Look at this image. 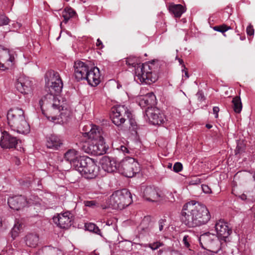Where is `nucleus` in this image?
<instances>
[{"mask_svg":"<svg viewBox=\"0 0 255 255\" xmlns=\"http://www.w3.org/2000/svg\"><path fill=\"white\" fill-rule=\"evenodd\" d=\"M59 93L50 92L43 97L38 104L42 114L49 120L58 123L63 122L70 116V112L64 105V102L56 96Z\"/></svg>","mask_w":255,"mask_h":255,"instance_id":"obj_1","label":"nucleus"},{"mask_svg":"<svg viewBox=\"0 0 255 255\" xmlns=\"http://www.w3.org/2000/svg\"><path fill=\"white\" fill-rule=\"evenodd\" d=\"M181 215L182 222L189 228L205 225L211 218L207 207L195 201L189 202L183 206Z\"/></svg>","mask_w":255,"mask_h":255,"instance_id":"obj_2","label":"nucleus"},{"mask_svg":"<svg viewBox=\"0 0 255 255\" xmlns=\"http://www.w3.org/2000/svg\"><path fill=\"white\" fill-rule=\"evenodd\" d=\"M7 119L8 124L12 130L22 134L29 132L30 127L21 109L14 108L10 109L7 114Z\"/></svg>","mask_w":255,"mask_h":255,"instance_id":"obj_3","label":"nucleus"},{"mask_svg":"<svg viewBox=\"0 0 255 255\" xmlns=\"http://www.w3.org/2000/svg\"><path fill=\"white\" fill-rule=\"evenodd\" d=\"M131 201L130 192L126 189H123L114 192L107 200V206L102 208L122 210L130 204Z\"/></svg>","mask_w":255,"mask_h":255,"instance_id":"obj_4","label":"nucleus"},{"mask_svg":"<svg viewBox=\"0 0 255 255\" xmlns=\"http://www.w3.org/2000/svg\"><path fill=\"white\" fill-rule=\"evenodd\" d=\"M84 128H86V131H88L85 133L91 140L85 143L83 147V149L87 153L96 155V153H98L97 150L98 142L102 141L103 139L100 129L96 126L92 125L86 126Z\"/></svg>","mask_w":255,"mask_h":255,"instance_id":"obj_5","label":"nucleus"},{"mask_svg":"<svg viewBox=\"0 0 255 255\" xmlns=\"http://www.w3.org/2000/svg\"><path fill=\"white\" fill-rule=\"evenodd\" d=\"M199 241L202 248L215 253H218L226 246L217 235L209 232L201 235Z\"/></svg>","mask_w":255,"mask_h":255,"instance_id":"obj_6","label":"nucleus"},{"mask_svg":"<svg viewBox=\"0 0 255 255\" xmlns=\"http://www.w3.org/2000/svg\"><path fill=\"white\" fill-rule=\"evenodd\" d=\"M118 170L124 176L131 178L139 172L140 167L134 158L127 157L118 163Z\"/></svg>","mask_w":255,"mask_h":255,"instance_id":"obj_7","label":"nucleus"},{"mask_svg":"<svg viewBox=\"0 0 255 255\" xmlns=\"http://www.w3.org/2000/svg\"><path fill=\"white\" fill-rule=\"evenodd\" d=\"M131 113L125 106H118L113 110L112 121L117 126L124 124L127 119H128L133 129L135 128L136 123L130 116Z\"/></svg>","mask_w":255,"mask_h":255,"instance_id":"obj_8","label":"nucleus"},{"mask_svg":"<svg viewBox=\"0 0 255 255\" xmlns=\"http://www.w3.org/2000/svg\"><path fill=\"white\" fill-rule=\"evenodd\" d=\"M80 162L79 167L76 168L75 170L88 179H92L97 176L98 167L92 158L85 156Z\"/></svg>","mask_w":255,"mask_h":255,"instance_id":"obj_9","label":"nucleus"},{"mask_svg":"<svg viewBox=\"0 0 255 255\" xmlns=\"http://www.w3.org/2000/svg\"><path fill=\"white\" fill-rule=\"evenodd\" d=\"M39 198L36 196H31L28 199H25L22 195L15 196L8 199V204L11 209L19 210L23 208L26 204L31 205L38 203Z\"/></svg>","mask_w":255,"mask_h":255,"instance_id":"obj_10","label":"nucleus"},{"mask_svg":"<svg viewBox=\"0 0 255 255\" xmlns=\"http://www.w3.org/2000/svg\"><path fill=\"white\" fill-rule=\"evenodd\" d=\"M49 79L46 81L50 92L60 93L63 87V83L59 73L54 71H50L46 74Z\"/></svg>","mask_w":255,"mask_h":255,"instance_id":"obj_11","label":"nucleus"},{"mask_svg":"<svg viewBox=\"0 0 255 255\" xmlns=\"http://www.w3.org/2000/svg\"><path fill=\"white\" fill-rule=\"evenodd\" d=\"M151 69L148 64L138 66L135 69V75L141 82H144L147 84H150L155 82L157 79V76L152 71H148L147 70Z\"/></svg>","mask_w":255,"mask_h":255,"instance_id":"obj_12","label":"nucleus"},{"mask_svg":"<svg viewBox=\"0 0 255 255\" xmlns=\"http://www.w3.org/2000/svg\"><path fill=\"white\" fill-rule=\"evenodd\" d=\"M217 235L220 240H222L226 244L230 241V235L232 233V230L228 226L227 222L224 220L217 221L215 225Z\"/></svg>","mask_w":255,"mask_h":255,"instance_id":"obj_13","label":"nucleus"},{"mask_svg":"<svg viewBox=\"0 0 255 255\" xmlns=\"http://www.w3.org/2000/svg\"><path fill=\"white\" fill-rule=\"evenodd\" d=\"M145 115L153 125H161L164 122V115L157 108H148L145 111Z\"/></svg>","mask_w":255,"mask_h":255,"instance_id":"obj_14","label":"nucleus"},{"mask_svg":"<svg viewBox=\"0 0 255 255\" xmlns=\"http://www.w3.org/2000/svg\"><path fill=\"white\" fill-rule=\"evenodd\" d=\"M85 157V156L80 155L79 152L74 149H68L64 154L65 159L68 161L75 169L79 167L80 160H82Z\"/></svg>","mask_w":255,"mask_h":255,"instance_id":"obj_15","label":"nucleus"},{"mask_svg":"<svg viewBox=\"0 0 255 255\" xmlns=\"http://www.w3.org/2000/svg\"><path fill=\"white\" fill-rule=\"evenodd\" d=\"M72 215L69 212H65L54 217L53 221L61 228L66 229L71 225Z\"/></svg>","mask_w":255,"mask_h":255,"instance_id":"obj_16","label":"nucleus"},{"mask_svg":"<svg viewBox=\"0 0 255 255\" xmlns=\"http://www.w3.org/2000/svg\"><path fill=\"white\" fill-rule=\"evenodd\" d=\"M100 70L98 68L94 67L91 68H89L84 79L87 80L89 85L92 86H96L100 83Z\"/></svg>","mask_w":255,"mask_h":255,"instance_id":"obj_17","label":"nucleus"},{"mask_svg":"<svg viewBox=\"0 0 255 255\" xmlns=\"http://www.w3.org/2000/svg\"><path fill=\"white\" fill-rule=\"evenodd\" d=\"M18 140L14 136L10 135L7 131L2 132L0 145L2 148H15L17 144Z\"/></svg>","mask_w":255,"mask_h":255,"instance_id":"obj_18","label":"nucleus"},{"mask_svg":"<svg viewBox=\"0 0 255 255\" xmlns=\"http://www.w3.org/2000/svg\"><path fill=\"white\" fill-rule=\"evenodd\" d=\"M74 68L75 77L77 81L84 79L89 69L86 64L80 61L75 62Z\"/></svg>","mask_w":255,"mask_h":255,"instance_id":"obj_19","label":"nucleus"},{"mask_svg":"<svg viewBox=\"0 0 255 255\" xmlns=\"http://www.w3.org/2000/svg\"><path fill=\"white\" fill-rule=\"evenodd\" d=\"M15 87L21 93L27 94L31 91V82L28 78L20 77L17 80Z\"/></svg>","mask_w":255,"mask_h":255,"instance_id":"obj_20","label":"nucleus"},{"mask_svg":"<svg viewBox=\"0 0 255 255\" xmlns=\"http://www.w3.org/2000/svg\"><path fill=\"white\" fill-rule=\"evenodd\" d=\"M100 163L102 168L108 172H113L118 170V163L109 157H103L101 159Z\"/></svg>","mask_w":255,"mask_h":255,"instance_id":"obj_21","label":"nucleus"},{"mask_svg":"<svg viewBox=\"0 0 255 255\" xmlns=\"http://www.w3.org/2000/svg\"><path fill=\"white\" fill-rule=\"evenodd\" d=\"M143 196L145 200L151 202H157L160 197L156 189L151 186H147L144 189Z\"/></svg>","mask_w":255,"mask_h":255,"instance_id":"obj_22","label":"nucleus"},{"mask_svg":"<svg viewBox=\"0 0 255 255\" xmlns=\"http://www.w3.org/2000/svg\"><path fill=\"white\" fill-rule=\"evenodd\" d=\"M62 144V140L57 135L51 134L47 137L46 146L48 148L57 150Z\"/></svg>","mask_w":255,"mask_h":255,"instance_id":"obj_23","label":"nucleus"},{"mask_svg":"<svg viewBox=\"0 0 255 255\" xmlns=\"http://www.w3.org/2000/svg\"><path fill=\"white\" fill-rule=\"evenodd\" d=\"M153 223L151 221V217L149 216H145L142 219L139 229L141 230L142 234L148 233L152 230Z\"/></svg>","mask_w":255,"mask_h":255,"instance_id":"obj_24","label":"nucleus"},{"mask_svg":"<svg viewBox=\"0 0 255 255\" xmlns=\"http://www.w3.org/2000/svg\"><path fill=\"white\" fill-rule=\"evenodd\" d=\"M169 12L173 14L175 17L180 18L185 11V7L180 4L171 3L168 6Z\"/></svg>","mask_w":255,"mask_h":255,"instance_id":"obj_25","label":"nucleus"},{"mask_svg":"<svg viewBox=\"0 0 255 255\" xmlns=\"http://www.w3.org/2000/svg\"><path fill=\"white\" fill-rule=\"evenodd\" d=\"M25 243L27 246L35 248L37 246L39 241V236L36 234H28L25 236Z\"/></svg>","mask_w":255,"mask_h":255,"instance_id":"obj_26","label":"nucleus"},{"mask_svg":"<svg viewBox=\"0 0 255 255\" xmlns=\"http://www.w3.org/2000/svg\"><path fill=\"white\" fill-rule=\"evenodd\" d=\"M232 102L233 103V108L234 112L238 114L240 113L243 108L240 97L239 96L235 97L233 98Z\"/></svg>","mask_w":255,"mask_h":255,"instance_id":"obj_27","label":"nucleus"},{"mask_svg":"<svg viewBox=\"0 0 255 255\" xmlns=\"http://www.w3.org/2000/svg\"><path fill=\"white\" fill-rule=\"evenodd\" d=\"M23 224L19 223V221H16L14 224V227L11 230V237L14 239L17 235L19 232L22 229Z\"/></svg>","mask_w":255,"mask_h":255,"instance_id":"obj_28","label":"nucleus"},{"mask_svg":"<svg viewBox=\"0 0 255 255\" xmlns=\"http://www.w3.org/2000/svg\"><path fill=\"white\" fill-rule=\"evenodd\" d=\"M85 227L90 232H93L97 235H101V230L95 224L91 223L86 224Z\"/></svg>","mask_w":255,"mask_h":255,"instance_id":"obj_29","label":"nucleus"},{"mask_svg":"<svg viewBox=\"0 0 255 255\" xmlns=\"http://www.w3.org/2000/svg\"><path fill=\"white\" fill-rule=\"evenodd\" d=\"M126 62L127 65H128L129 66H131L132 67H134L135 70L138 66L145 65V64H141L140 63H138L137 62V59L136 58H131V57L128 58L126 60Z\"/></svg>","mask_w":255,"mask_h":255,"instance_id":"obj_30","label":"nucleus"},{"mask_svg":"<svg viewBox=\"0 0 255 255\" xmlns=\"http://www.w3.org/2000/svg\"><path fill=\"white\" fill-rule=\"evenodd\" d=\"M145 98H146V100L148 105L150 107H152V106L154 105L156 103V97L153 93H148L144 96Z\"/></svg>","mask_w":255,"mask_h":255,"instance_id":"obj_31","label":"nucleus"},{"mask_svg":"<svg viewBox=\"0 0 255 255\" xmlns=\"http://www.w3.org/2000/svg\"><path fill=\"white\" fill-rule=\"evenodd\" d=\"M103 143L104 139H102V141L98 142L97 150H98V153H96V155H102L106 152V146Z\"/></svg>","mask_w":255,"mask_h":255,"instance_id":"obj_32","label":"nucleus"},{"mask_svg":"<svg viewBox=\"0 0 255 255\" xmlns=\"http://www.w3.org/2000/svg\"><path fill=\"white\" fill-rule=\"evenodd\" d=\"M231 27L225 24L217 25L213 27V29L215 31L220 32L222 33H224L229 29H231Z\"/></svg>","mask_w":255,"mask_h":255,"instance_id":"obj_33","label":"nucleus"},{"mask_svg":"<svg viewBox=\"0 0 255 255\" xmlns=\"http://www.w3.org/2000/svg\"><path fill=\"white\" fill-rule=\"evenodd\" d=\"M16 56V54L13 51H7L6 50V54H3V56H5L6 57L8 58L7 60V61L10 62L11 65L13 64V62L14 61L15 57Z\"/></svg>","mask_w":255,"mask_h":255,"instance_id":"obj_34","label":"nucleus"},{"mask_svg":"<svg viewBox=\"0 0 255 255\" xmlns=\"http://www.w3.org/2000/svg\"><path fill=\"white\" fill-rule=\"evenodd\" d=\"M245 150V145L243 141H239L237 143V145L236 147V149H235V154H240L243 152H244Z\"/></svg>","mask_w":255,"mask_h":255,"instance_id":"obj_35","label":"nucleus"},{"mask_svg":"<svg viewBox=\"0 0 255 255\" xmlns=\"http://www.w3.org/2000/svg\"><path fill=\"white\" fill-rule=\"evenodd\" d=\"M138 104L139 106L142 108L147 107V109H148V108H151L149 105H148V103H147L146 98H145L144 96H141L139 98Z\"/></svg>","mask_w":255,"mask_h":255,"instance_id":"obj_36","label":"nucleus"},{"mask_svg":"<svg viewBox=\"0 0 255 255\" xmlns=\"http://www.w3.org/2000/svg\"><path fill=\"white\" fill-rule=\"evenodd\" d=\"M86 206L94 208L99 207V204L95 200L86 201L84 202Z\"/></svg>","mask_w":255,"mask_h":255,"instance_id":"obj_37","label":"nucleus"},{"mask_svg":"<svg viewBox=\"0 0 255 255\" xmlns=\"http://www.w3.org/2000/svg\"><path fill=\"white\" fill-rule=\"evenodd\" d=\"M3 54H6V49H4L0 45V70H3L5 68L3 64L1 63V60L3 56Z\"/></svg>","mask_w":255,"mask_h":255,"instance_id":"obj_38","label":"nucleus"},{"mask_svg":"<svg viewBox=\"0 0 255 255\" xmlns=\"http://www.w3.org/2000/svg\"><path fill=\"white\" fill-rule=\"evenodd\" d=\"M117 150L122 151L123 153H129V151L124 145H117L114 147Z\"/></svg>","mask_w":255,"mask_h":255,"instance_id":"obj_39","label":"nucleus"},{"mask_svg":"<svg viewBox=\"0 0 255 255\" xmlns=\"http://www.w3.org/2000/svg\"><path fill=\"white\" fill-rule=\"evenodd\" d=\"M191 238L189 235H185L183 239V242L185 247L189 248L190 247V242Z\"/></svg>","mask_w":255,"mask_h":255,"instance_id":"obj_40","label":"nucleus"},{"mask_svg":"<svg viewBox=\"0 0 255 255\" xmlns=\"http://www.w3.org/2000/svg\"><path fill=\"white\" fill-rule=\"evenodd\" d=\"M9 19L5 15H0V26L6 25L9 23Z\"/></svg>","mask_w":255,"mask_h":255,"instance_id":"obj_41","label":"nucleus"},{"mask_svg":"<svg viewBox=\"0 0 255 255\" xmlns=\"http://www.w3.org/2000/svg\"><path fill=\"white\" fill-rule=\"evenodd\" d=\"M163 244L159 242H156L153 243H151L149 244V247H150L152 250H155L157 249L160 247L163 246Z\"/></svg>","mask_w":255,"mask_h":255,"instance_id":"obj_42","label":"nucleus"},{"mask_svg":"<svg viewBox=\"0 0 255 255\" xmlns=\"http://www.w3.org/2000/svg\"><path fill=\"white\" fill-rule=\"evenodd\" d=\"M183 169L182 164L180 162H176L173 165V171L175 172H179Z\"/></svg>","mask_w":255,"mask_h":255,"instance_id":"obj_43","label":"nucleus"},{"mask_svg":"<svg viewBox=\"0 0 255 255\" xmlns=\"http://www.w3.org/2000/svg\"><path fill=\"white\" fill-rule=\"evenodd\" d=\"M64 10L65 11H67V13L72 17L76 16L77 15L76 11L70 7H67L65 8Z\"/></svg>","mask_w":255,"mask_h":255,"instance_id":"obj_44","label":"nucleus"},{"mask_svg":"<svg viewBox=\"0 0 255 255\" xmlns=\"http://www.w3.org/2000/svg\"><path fill=\"white\" fill-rule=\"evenodd\" d=\"M246 31L248 35L250 36H252L254 34V29L251 24L247 27Z\"/></svg>","mask_w":255,"mask_h":255,"instance_id":"obj_45","label":"nucleus"},{"mask_svg":"<svg viewBox=\"0 0 255 255\" xmlns=\"http://www.w3.org/2000/svg\"><path fill=\"white\" fill-rule=\"evenodd\" d=\"M63 17L64 18L63 22L65 23H66L68 22V21L69 20L70 18H72V17L69 15L67 13V11H65V10L63 12Z\"/></svg>","mask_w":255,"mask_h":255,"instance_id":"obj_46","label":"nucleus"},{"mask_svg":"<svg viewBox=\"0 0 255 255\" xmlns=\"http://www.w3.org/2000/svg\"><path fill=\"white\" fill-rule=\"evenodd\" d=\"M202 188L204 192L205 193H211V188L207 185H202Z\"/></svg>","mask_w":255,"mask_h":255,"instance_id":"obj_47","label":"nucleus"},{"mask_svg":"<svg viewBox=\"0 0 255 255\" xmlns=\"http://www.w3.org/2000/svg\"><path fill=\"white\" fill-rule=\"evenodd\" d=\"M165 221L163 219H160L158 221V228L160 231L163 230V226H164V222Z\"/></svg>","mask_w":255,"mask_h":255,"instance_id":"obj_48","label":"nucleus"},{"mask_svg":"<svg viewBox=\"0 0 255 255\" xmlns=\"http://www.w3.org/2000/svg\"><path fill=\"white\" fill-rule=\"evenodd\" d=\"M196 96L199 101H202L205 99L204 96L201 92H198L196 94Z\"/></svg>","mask_w":255,"mask_h":255,"instance_id":"obj_49","label":"nucleus"},{"mask_svg":"<svg viewBox=\"0 0 255 255\" xmlns=\"http://www.w3.org/2000/svg\"><path fill=\"white\" fill-rule=\"evenodd\" d=\"M96 46L99 48V49H102L104 47V45L102 41L99 38L97 40Z\"/></svg>","mask_w":255,"mask_h":255,"instance_id":"obj_50","label":"nucleus"},{"mask_svg":"<svg viewBox=\"0 0 255 255\" xmlns=\"http://www.w3.org/2000/svg\"><path fill=\"white\" fill-rule=\"evenodd\" d=\"M183 69L182 70V72H184V77H185L186 78H188L189 76L188 74L187 69L186 68L185 65H183ZM183 76H184L183 75Z\"/></svg>","mask_w":255,"mask_h":255,"instance_id":"obj_51","label":"nucleus"},{"mask_svg":"<svg viewBox=\"0 0 255 255\" xmlns=\"http://www.w3.org/2000/svg\"><path fill=\"white\" fill-rule=\"evenodd\" d=\"M213 113L215 115V118H218V113L219 112V108L218 107H214L213 109Z\"/></svg>","mask_w":255,"mask_h":255,"instance_id":"obj_52","label":"nucleus"},{"mask_svg":"<svg viewBox=\"0 0 255 255\" xmlns=\"http://www.w3.org/2000/svg\"><path fill=\"white\" fill-rule=\"evenodd\" d=\"M178 61H179V62L180 64H181V65H184V62H183V60H182V59L179 58V59H178ZM182 66L183 67V66Z\"/></svg>","mask_w":255,"mask_h":255,"instance_id":"obj_53","label":"nucleus"},{"mask_svg":"<svg viewBox=\"0 0 255 255\" xmlns=\"http://www.w3.org/2000/svg\"><path fill=\"white\" fill-rule=\"evenodd\" d=\"M241 198L242 200H245L247 199V196L245 194H243L241 195Z\"/></svg>","mask_w":255,"mask_h":255,"instance_id":"obj_54","label":"nucleus"},{"mask_svg":"<svg viewBox=\"0 0 255 255\" xmlns=\"http://www.w3.org/2000/svg\"><path fill=\"white\" fill-rule=\"evenodd\" d=\"M206 127L207 128H212V125H210V124H206Z\"/></svg>","mask_w":255,"mask_h":255,"instance_id":"obj_55","label":"nucleus"},{"mask_svg":"<svg viewBox=\"0 0 255 255\" xmlns=\"http://www.w3.org/2000/svg\"><path fill=\"white\" fill-rule=\"evenodd\" d=\"M2 220L1 218H0V227H2Z\"/></svg>","mask_w":255,"mask_h":255,"instance_id":"obj_56","label":"nucleus"},{"mask_svg":"<svg viewBox=\"0 0 255 255\" xmlns=\"http://www.w3.org/2000/svg\"><path fill=\"white\" fill-rule=\"evenodd\" d=\"M171 166H172V164H169L168 165V168H171Z\"/></svg>","mask_w":255,"mask_h":255,"instance_id":"obj_57","label":"nucleus"},{"mask_svg":"<svg viewBox=\"0 0 255 255\" xmlns=\"http://www.w3.org/2000/svg\"><path fill=\"white\" fill-rule=\"evenodd\" d=\"M253 177L254 180L255 181V173L254 174Z\"/></svg>","mask_w":255,"mask_h":255,"instance_id":"obj_58","label":"nucleus"},{"mask_svg":"<svg viewBox=\"0 0 255 255\" xmlns=\"http://www.w3.org/2000/svg\"><path fill=\"white\" fill-rule=\"evenodd\" d=\"M57 255L56 254H55H55H54V255Z\"/></svg>","mask_w":255,"mask_h":255,"instance_id":"obj_59","label":"nucleus"}]
</instances>
